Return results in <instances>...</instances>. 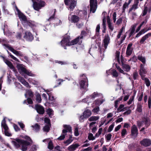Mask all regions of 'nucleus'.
Returning <instances> with one entry per match:
<instances>
[{
    "label": "nucleus",
    "mask_w": 151,
    "mask_h": 151,
    "mask_svg": "<svg viewBox=\"0 0 151 151\" xmlns=\"http://www.w3.org/2000/svg\"><path fill=\"white\" fill-rule=\"evenodd\" d=\"M24 138L29 141L16 138L14 139V140L12 141V143L16 148H20L21 145V150L22 151H26L27 150V147L30 144L32 143V141L28 136H24Z\"/></svg>",
    "instance_id": "1"
},
{
    "label": "nucleus",
    "mask_w": 151,
    "mask_h": 151,
    "mask_svg": "<svg viewBox=\"0 0 151 151\" xmlns=\"http://www.w3.org/2000/svg\"><path fill=\"white\" fill-rule=\"evenodd\" d=\"M86 33L84 31H82L81 32L80 36L77 37L74 40L70 42V37H67L63 38L62 40L61 41L60 43L61 45L65 49H66L65 46H70L74 45L76 44L78 41H80L81 43L82 42V39L83 37L86 35Z\"/></svg>",
    "instance_id": "2"
},
{
    "label": "nucleus",
    "mask_w": 151,
    "mask_h": 151,
    "mask_svg": "<svg viewBox=\"0 0 151 151\" xmlns=\"http://www.w3.org/2000/svg\"><path fill=\"white\" fill-rule=\"evenodd\" d=\"M15 8L19 17L23 25H29L31 28H34L36 26V24L35 22L32 21H27L26 17L20 12L16 6H15Z\"/></svg>",
    "instance_id": "3"
},
{
    "label": "nucleus",
    "mask_w": 151,
    "mask_h": 151,
    "mask_svg": "<svg viewBox=\"0 0 151 151\" xmlns=\"http://www.w3.org/2000/svg\"><path fill=\"white\" fill-rule=\"evenodd\" d=\"M17 68L20 74L23 75L25 78H26V77L25 75H23L24 74H26L29 76H35V75L32 73L31 71L26 70L24 67V66L22 64H17Z\"/></svg>",
    "instance_id": "4"
},
{
    "label": "nucleus",
    "mask_w": 151,
    "mask_h": 151,
    "mask_svg": "<svg viewBox=\"0 0 151 151\" xmlns=\"http://www.w3.org/2000/svg\"><path fill=\"white\" fill-rule=\"evenodd\" d=\"M81 78V80L79 82V84L81 86V89L84 92L87 91V87H88V80L86 76L83 75Z\"/></svg>",
    "instance_id": "5"
},
{
    "label": "nucleus",
    "mask_w": 151,
    "mask_h": 151,
    "mask_svg": "<svg viewBox=\"0 0 151 151\" xmlns=\"http://www.w3.org/2000/svg\"><path fill=\"white\" fill-rule=\"evenodd\" d=\"M97 97H100V98H103L102 94L98 92H94L89 96L83 99V101L84 102L89 103L92 101V100Z\"/></svg>",
    "instance_id": "6"
},
{
    "label": "nucleus",
    "mask_w": 151,
    "mask_h": 151,
    "mask_svg": "<svg viewBox=\"0 0 151 151\" xmlns=\"http://www.w3.org/2000/svg\"><path fill=\"white\" fill-rule=\"evenodd\" d=\"M55 12V9L53 10L52 11V15L48 19V20L49 21L53 20V23L54 24H55L56 25H60L61 23V22H60V20L58 18H55L54 19Z\"/></svg>",
    "instance_id": "7"
},
{
    "label": "nucleus",
    "mask_w": 151,
    "mask_h": 151,
    "mask_svg": "<svg viewBox=\"0 0 151 151\" xmlns=\"http://www.w3.org/2000/svg\"><path fill=\"white\" fill-rule=\"evenodd\" d=\"M124 30V27H122L120 29L117 36V39H119L121 37V36L122 35L121 39V40L118 43L119 45H120L123 43L127 35L126 34L123 35V32Z\"/></svg>",
    "instance_id": "8"
},
{
    "label": "nucleus",
    "mask_w": 151,
    "mask_h": 151,
    "mask_svg": "<svg viewBox=\"0 0 151 151\" xmlns=\"http://www.w3.org/2000/svg\"><path fill=\"white\" fill-rule=\"evenodd\" d=\"M76 1L77 0H64L65 4L68 5L71 10H73L76 6Z\"/></svg>",
    "instance_id": "9"
},
{
    "label": "nucleus",
    "mask_w": 151,
    "mask_h": 151,
    "mask_svg": "<svg viewBox=\"0 0 151 151\" xmlns=\"http://www.w3.org/2000/svg\"><path fill=\"white\" fill-rule=\"evenodd\" d=\"M1 125L4 129V133L6 135L8 136H11L12 134L8 131L9 128L6 123V120L4 118L1 122Z\"/></svg>",
    "instance_id": "10"
},
{
    "label": "nucleus",
    "mask_w": 151,
    "mask_h": 151,
    "mask_svg": "<svg viewBox=\"0 0 151 151\" xmlns=\"http://www.w3.org/2000/svg\"><path fill=\"white\" fill-rule=\"evenodd\" d=\"M97 0H90V11L94 13L97 8Z\"/></svg>",
    "instance_id": "11"
},
{
    "label": "nucleus",
    "mask_w": 151,
    "mask_h": 151,
    "mask_svg": "<svg viewBox=\"0 0 151 151\" xmlns=\"http://www.w3.org/2000/svg\"><path fill=\"white\" fill-rule=\"evenodd\" d=\"M4 45L7 47L9 50L13 52L14 54L16 55L17 56H18L22 57L23 56V55L22 52L19 51H17L14 50L11 47L6 44H4Z\"/></svg>",
    "instance_id": "12"
},
{
    "label": "nucleus",
    "mask_w": 151,
    "mask_h": 151,
    "mask_svg": "<svg viewBox=\"0 0 151 151\" xmlns=\"http://www.w3.org/2000/svg\"><path fill=\"white\" fill-rule=\"evenodd\" d=\"M24 37L27 40L29 41H32L34 39L33 35L29 31H27L25 33Z\"/></svg>",
    "instance_id": "13"
},
{
    "label": "nucleus",
    "mask_w": 151,
    "mask_h": 151,
    "mask_svg": "<svg viewBox=\"0 0 151 151\" xmlns=\"http://www.w3.org/2000/svg\"><path fill=\"white\" fill-rule=\"evenodd\" d=\"M35 108L37 112L40 114H43L45 112L44 107L40 105L36 104L35 106Z\"/></svg>",
    "instance_id": "14"
},
{
    "label": "nucleus",
    "mask_w": 151,
    "mask_h": 151,
    "mask_svg": "<svg viewBox=\"0 0 151 151\" xmlns=\"http://www.w3.org/2000/svg\"><path fill=\"white\" fill-rule=\"evenodd\" d=\"M110 40V37L108 35H106L103 40V45L105 49H106L107 48V46L109 43Z\"/></svg>",
    "instance_id": "15"
},
{
    "label": "nucleus",
    "mask_w": 151,
    "mask_h": 151,
    "mask_svg": "<svg viewBox=\"0 0 151 151\" xmlns=\"http://www.w3.org/2000/svg\"><path fill=\"white\" fill-rule=\"evenodd\" d=\"M132 43H129L128 45L126 52V55L127 57L130 55L132 53L133 49L132 47Z\"/></svg>",
    "instance_id": "16"
},
{
    "label": "nucleus",
    "mask_w": 151,
    "mask_h": 151,
    "mask_svg": "<svg viewBox=\"0 0 151 151\" xmlns=\"http://www.w3.org/2000/svg\"><path fill=\"white\" fill-rule=\"evenodd\" d=\"M68 19L72 22L76 23L79 20V18L78 17L75 15H71L70 14L68 17Z\"/></svg>",
    "instance_id": "17"
},
{
    "label": "nucleus",
    "mask_w": 151,
    "mask_h": 151,
    "mask_svg": "<svg viewBox=\"0 0 151 151\" xmlns=\"http://www.w3.org/2000/svg\"><path fill=\"white\" fill-rule=\"evenodd\" d=\"M147 73L146 69L145 68L144 65L142 64H141L139 70V74L142 78V77H144V75L146 74Z\"/></svg>",
    "instance_id": "18"
},
{
    "label": "nucleus",
    "mask_w": 151,
    "mask_h": 151,
    "mask_svg": "<svg viewBox=\"0 0 151 151\" xmlns=\"http://www.w3.org/2000/svg\"><path fill=\"white\" fill-rule=\"evenodd\" d=\"M141 145L145 147H147L151 144V140L149 139H145L141 141Z\"/></svg>",
    "instance_id": "19"
},
{
    "label": "nucleus",
    "mask_w": 151,
    "mask_h": 151,
    "mask_svg": "<svg viewBox=\"0 0 151 151\" xmlns=\"http://www.w3.org/2000/svg\"><path fill=\"white\" fill-rule=\"evenodd\" d=\"M2 57L3 58L4 61L6 65L14 72H15L16 70L13 66L12 63L8 60L5 59L4 57L2 56Z\"/></svg>",
    "instance_id": "20"
},
{
    "label": "nucleus",
    "mask_w": 151,
    "mask_h": 151,
    "mask_svg": "<svg viewBox=\"0 0 151 151\" xmlns=\"http://www.w3.org/2000/svg\"><path fill=\"white\" fill-rule=\"evenodd\" d=\"M131 134L132 136L135 137H136L138 134V130L136 126L135 125L132 126V127Z\"/></svg>",
    "instance_id": "21"
},
{
    "label": "nucleus",
    "mask_w": 151,
    "mask_h": 151,
    "mask_svg": "<svg viewBox=\"0 0 151 151\" xmlns=\"http://www.w3.org/2000/svg\"><path fill=\"white\" fill-rule=\"evenodd\" d=\"M105 101V99H101L100 98L99 99H97L94 102V104L97 106H99L102 104Z\"/></svg>",
    "instance_id": "22"
},
{
    "label": "nucleus",
    "mask_w": 151,
    "mask_h": 151,
    "mask_svg": "<svg viewBox=\"0 0 151 151\" xmlns=\"http://www.w3.org/2000/svg\"><path fill=\"white\" fill-rule=\"evenodd\" d=\"M80 145L78 144H73L70 146L68 148L69 151H74L76 150Z\"/></svg>",
    "instance_id": "23"
},
{
    "label": "nucleus",
    "mask_w": 151,
    "mask_h": 151,
    "mask_svg": "<svg viewBox=\"0 0 151 151\" xmlns=\"http://www.w3.org/2000/svg\"><path fill=\"white\" fill-rule=\"evenodd\" d=\"M150 36H151V33H148L145 35L141 39L140 41V43L141 44H143L145 41Z\"/></svg>",
    "instance_id": "24"
},
{
    "label": "nucleus",
    "mask_w": 151,
    "mask_h": 151,
    "mask_svg": "<svg viewBox=\"0 0 151 151\" xmlns=\"http://www.w3.org/2000/svg\"><path fill=\"white\" fill-rule=\"evenodd\" d=\"M67 131L65 129H63L62 131V134L61 135L58 137V139L59 140H62L65 138V136L67 134Z\"/></svg>",
    "instance_id": "25"
},
{
    "label": "nucleus",
    "mask_w": 151,
    "mask_h": 151,
    "mask_svg": "<svg viewBox=\"0 0 151 151\" xmlns=\"http://www.w3.org/2000/svg\"><path fill=\"white\" fill-rule=\"evenodd\" d=\"M107 22L108 23V27L109 29L111 30V32H112L114 29V27L112 25V24L111 23L109 17L107 16Z\"/></svg>",
    "instance_id": "26"
},
{
    "label": "nucleus",
    "mask_w": 151,
    "mask_h": 151,
    "mask_svg": "<svg viewBox=\"0 0 151 151\" xmlns=\"http://www.w3.org/2000/svg\"><path fill=\"white\" fill-rule=\"evenodd\" d=\"M33 2V6L34 9L37 11H38L41 8L40 6L39 3H37L36 2H34L33 0H32Z\"/></svg>",
    "instance_id": "27"
},
{
    "label": "nucleus",
    "mask_w": 151,
    "mask_h": 151,
    "mask_svg": "<svg viewBox=\"0 0 151 151\" xmlns=\"http://www.w3.org/2000/svg\"><path fill=\"white\" fill-rule=\"evenodd\" d=\"M122 66L123 69L126 72H129L131 69L130 66L128 64L122 63Z\"/></svg>",
    "instance_id": "28"
},
{
    "label": "nucleus",
    "mask_w": 151,
    "mask_h": 151,
    "mask_svg": "<svg viewBox=\"0 0 151 151\" xmlns=\"http://www.w3.org/2000/svg\"><path fill=\"white\" fill-rule=\"evenodd\" d=\"M91 111L88 110L85 111L83 113L84 116L85 118L89 117L91 115Z\"/></svg>",
    "instance_id": "29"
},
{
    "label": "nucleus",
    "mask_w": 151,
    "mask_h": 151,
    "mask_svg": "<svg viewBox=\"0 0 151 151\" xmlns=\"http://www.w3.org/2000/svg\"><path fill=\"white\" fill-rule=\"evenodd\" d=\"M138 4L139 3H138V1L135 2V3L132 5V7L129 9V12L130 13L132 10H135L137 9Z\"/></svg>",
    "instance_id": "30"
},
{
    "label": "nucleus",
    "mask_w": 151,
    "mask_h": 151,
    "mask_svg": "<svg viewBox=\"0 0 151 151\" xmlns=\"http://www.w3.org/2000/svg\"><path fill=\"white\" fill-rule=\"evenodd\" d=\"M142 78L145 81V84L148 87L150 85V83L148 79L145 77H142Z\"/></svg>",
    "instance_id": "31"
},
{
    "label": "nucleus",
    "mask_w": 151,
    "mask_h": 151,
    "mask_svg": "<svg viewBox=\"0 0 151 151\" xmlns=\"http://www.w3.org/2000/svg\"><path fill=\"white\" fill-rule=\"evenodd\" d=\"M136 111L139 112L142 111V104L140 102L138 103Z\"/></svg>",
    "instance_id": "32"
},
{
    "label": "nucleus",
    "mask_w": 151,
    "mask_h": 151,
    "mask_svg": "<svg viewBox=\"0 0 151 151\" xmlns=\"http://www.w3.org/2000/svg\"><path fill=\"white\" fill-rule=\"evenodd\" d=\"M36 101L38 103L41 102V96L39 93H37L36 95Z\"/></svg>",
    "instance_id": "33"
},
{
    "label": "nucleus",
    "mask_w": 151,
    "mask_h": 151,
    "mask_svg": "<svg viewBox=\"0 0 151 151\" xmlns=\"http://www.w3.org/2000/svg\"><path fill=\"white\" fill-rule=\"evenodd\" d=\"M124 105L123 104H121L119 107L117 109V112H119L121 111H125L124 109L126 108H124Z\"/></svg>",
    "instance_id": "34"
},
{
    "label": "nucleus",
    "mask_w": 151,
    "mask_h": 151,
    "mask_svg": "<svg viewBox=\"0 0 151 151\" xmlns=\"http://www.w3.org/2000/svg\"><path fill=\"white\" fill-rule=\"evenodd\" d=\"M73 140L72 139V137L71 136H70L68 139L64 142V143L66 144V145H68L70 144Z\"/></svg>",
    "instance_id": "35"
},
{
    "label": "nucleus",
    "mask_w": 151,
    "mask_h": 151,
    "mask_svg": "<svg viewBox=\"0 0 151 151\" xmlns=\"http://www.w3.org/2000/svg\"><path fill=\"white\" fill-rule=\"evenodd\" d=\"M63 127L65 128V130L68 132H72L71 127L69 125H64Z\"/></svg>",
    "instance_id": "36"
},
{
    "label": "nucleus",
    "mask_w": 151,
    "mask_h": 151,
    "mask_svg": "<svg viewBox=\"0 0 151 151\" xmlns=\"http://www.w3.org/2000/svg\"><path fill=\"white\" fill-rule=\"evenodd\" d=\"M138 59L141 61L143 63L145 64L146 62L145 58L141 55H138L137 57Z\"/></svg>",
    "instance_id": "37"
},
{
    "label": "nucleus",
    "mask_w": 151,
    "mask_h": 151,
    "mask_svg": "<svg viewBox=\"0 0 151 151\" xmlns=\"http://www.w3.org/2000/svg\"><path fill=\"white\" fill-rule=\"evenodd\" d=\"M99 119V116H92L88 119V120L90 121H96L98 120Z\"/></svg>",
    "instance_id": "38"
},
{
    "label": "nucleus",
    "mask_w": 151,
    "mask_h": 151,
    "mask_svg": "<svg viewBox=\"0 0 151 151\" xmlns=\"http://www.w3.org/2000/svg\"><path fill=\"white\" fill-rule=\"evenodd\" d=\"M145 120H144L142 122H137L138 126L139 127H141L142 126L143 123L144 122H145V123L146 124L148 122V120L147 119H145Z\"/></svg>",
    "instance_id": "39"
},
{
    "label": "nucleus",
    "mask_w": 151,
    "mask_h": 151,
    "mask_svg": "<svg viewBox=\"0 0 151 151\" xmlns=\"http://www.w3.org/2000/svg\"><path fill=\"white\" fill-rule=\"evenodd\" d=\"M122 99V96H121L119 99H118L117 100L115 101L114 106L116 108H117L118 104L119 103L120 101Z\"/></svg>",
    "instance_id": "40"
},
{
    "label": "nucleus",
    "mask_w": 151,
    "mask_h": 151,
    "mask_svg": "<svg viewBox=\"0 0 151 151\" xmlns=\"http://www.w3.org/2000/svg\"><path fill=\"white\" fill-rule=\"evenodd\" d=\"M28 95L29 96L31 97H33V94L31 90H28L27 91L26 93L25 94V96L26 97H27V95Z\"/></svg>",
    "instance_id": "41"
},
{
    "label": "nucleus",
    "mask_w": 151,
    "mask_h": 151,
    "mask_svg": "<svg viewBox=\"0 0 151 151\" xmlns=\"http://www.w3.org/2000/svg\"><path fill=\"white\" fill-rule=\"evenodd\" d=\"M32 127L33 128V130L37 131L40 129V126L37 124H36L34 125H32Z\"/></svg>",
    "instance_id": "42"
},
{
    "label": "nucleus",
    "mask_w": 151,
    "mask_h": 151,
    "mask_svg": "<svg viewBox=\"0 0 151 151\" xmlns=\"http://www.w3.org/2000/svg\"><path fill=\"white\" fill-rule=\"evenodd\" d=\"M46 112L50 116H52L53 114V111L51 109L49 108L47 109Z\"/></svg>",
    "instance_id": "43"
},
{
    "label": "nucleus",
    "mask_w": 151,
    "mask_h": 151,
    "mask_svg": "<svg viewBox=\"0 0 151 151\" xmlns=\"http://www.w3.org/2000/svg\"><path fill=\"white\" fill-rule=\"evenodd\" d=\"M50 125H45L43 128V130L44 131L48 132L50 129Z\"/></svg>",
    "instance_id": "44"
},
{
    "label": "nucleus",
    "mask_w": 151,
    "mask_h": 151,
    "mask_svg": "<svg viewBox=\"0 0 151 151\" xmlns=\"http://www.w3.org/2000/svg\"><path fill=\"white\" fill-rule=\"evenodd\" d=\"M7 51L8 54L14 60L16 61L19 62V60L15 56H14L12 54H11V53H10L8 50H7Z\"/></svg>",
    "instance_id": "45"
},
{
    "label": "nucleus",
    "mask_w": 151,
    "mask_h": 151,
    "mask_svg": "<svg viewBox=\"0 0 151 151\" xmlns=\"http://www.w3.org/2000/svg\"><path fill=\"white\" fill-rule=\"evenodd\" d=\"M134 96L133 95L131 96L130 98L129 101L127 102V104L128 105H130L132 103V102L133 101L134 99Z\"/></svg>",
    "instance_id": "46"
},
{
    "label": "nucleus",
    "mask_w": 151,
    "mask_h": 151,
    "mask_svg": "<svg viewBox=\"0 0 151 151\" xmlns=\"http://www.w3.org/2000/svg\"><path fill=\"white\" fill-rule=\"evenodd\" d=\"M116 67L117 69L118 70V71L121 73H123L124 74H127L126 73H125L124 71L121 69V68L119 66H116Z\"/></svg>",
    "instance_id": "47"
},
{
    "label": "nucleus",
    "mask_w": 151,
    "mask_h": 151,
    "mask_svg": "<svg viewBox=\"0 0 151 151\" xmlns=\"http://www.w3.org/2000/svg\"><path fill=\"white\" fill-rule=\"evenodd\" d=\"M147 11L148 7L147 6L145 7L144 10L142 12V16H145L147 14Z\"/></svg>",
    "instance_id": "48"
},
{
    "label": "nucleus",
    "mask_w": 151,
    "mask_h": 151,
    "mask_svg": "<svg viewBox=\"0 0 151 151\" xmlns=\"http://www.w3.org/2000/svg\"><path fill=\"white\" fill-rule=\"evenodd\" d=\"M53 144L52 142L51 141H50L49 142L48 147L49 149L52 150L53 148Z\"/></svg>",
    "instance_id": "49"
},
{
    "label": "nucleus",
    "mask_w": 151,
    "mask_h": 151,
    "mask_svg": "<svg viewBox=\"0 0 151 151\" xmlns=\"http://www.w3.org/2000/svg\"><path fill=\"white\" fill-rule=\"evenodd\" d=\"M48 96H49V100L51 101L54 100L55 99L52 93H48Z\"/></svg>",
    "instance_id": "50"
},
{
    "label": "nucleus",
    "mask_w": 151,
    "mask_h": 151,
    "mask_svg": "<svg viewBox=\"0 0 151 151\" xmlns=\"http://www.w3.org/2000/svg\"><path fill=\"white\" fill-rule=\"evenodd\" d=\"M88 138L90 140H93L95 139V138L93 136V134L91 133H90L89 134L88 137Z\"/></svg>",
    "instance_id": "51"
},
{
    "label": "nucleus",
    "mask_w": 151,
    "mask_h": 151,
    "mask_svg": "<svg viewBox=\"0 0 151 151\" xmlns=\"http://www.w3.org/2000/svg\"><path fill=\"white\" fill-rule=\"evenodd\" d=\"M135 27V26L132 27L131 29V32L129 34V37H130L134 32Z\"/></svg>",
    "instance_id": "52"
},
{
    "label": "nucleus",
    "mask_w": 151,
    "mask_h": 151,
    "mask_svg": "<svg viewBox=\"0 0 151 151\" xmlns=\"http://www.w3.org/2000/svg\"><path fill=\"white\" fill-rule=\"evenodd\" d=\"M112 74L113 75V76L115 77H117L118 76V73L114 70H112Z\"/></svg>",
    "instance_id": "53"
},
{
    "label": "nucleus",
    "mask_w": 151,
    "mask_h": 151,
    "mask_svg": "<svg viewBox=\"0 0 151 151\" xmlns=\"http://www.w3.org/2000/svg\"><path fill=\"white\" fill-rule=\"evenodd\" d=\"M119 54L120 52L118 51H117L116 52V58L118 62L119 63Z\"/></svg>",
    "instance_id": "54"
},
{
    "label": "nucleus",
    "mask_w": 151,
    "mask_h": 151,
    "mask_svg": "<svg viewBox=\"0 0 151 151\" xmlns=\"http://www.w3.org/2000/svg\"><path fill=\"white\" fill-rule=\"evenodd\" d=\"M99 107L94 108L92 110V112L94 113H97L99 111Z\"/></svg>",
    "instance_id": "55"
},
{
    "label": "nucleus",
    "mask_w": 151,
    "mask_h": 151,
    "mask_svg": "<svg viewBox=\"0 0 151 151\" xmlns=\"http://www.w3.org/2000/svg\"><path fill=\"white\" fill-rule=\"evenodd\" d=\"M102 128H99V129L98 133H97L96 134L95 136L96 137H98L100 134H101L102 131Z\"/></svg>",
    "instance_id": "56"
},
{
    "label": "nucleus",
    "mask_w": 151,
    "mask_h": 151,
    "mask_svg": "<svg viewBox=\"0 0 151 151\" xmlns=\"http://www.w3.org/2000/svg\"><path fill=\"white\" fill-rule=\"evenodd\" d=\"M127 134L126 130L125 129H123L122 132V135L123 137H124Z\"/></svg>",
    "instance_id": "57"
},
{
    "label": "nucleus",
    "mask_w": 151,
    "mask_h": 151,
    "mask_svg": "<svg viewBox=\"0 0 151 151\" xmlns=\"http://www.w3.org/2000/svg\"><path fill=\"white\" fill-rule=\"evenodd\" d=\"M18 80L19 81L23 84L24 82H25L26 81L25 79L23 78L22 77H19L18 78Z\"/></svg>",
    "instance_id": "58"
},
{
    "label": "nucleus",
    "mask_w": 151,
    "mask_h": 151,
    "mask_svg": "<svg viewBox=\"0 0 151 151\" xmlns=\"http://www.w3.org/2000/svg\"><path fill=\"white\" fill-rule=\"evenodd\" d=\"M75 135L76 136H78L79 135L78 129V128H76L74 130V132Z\"/></svg>",
    "instance_id": "59"
},
{
    "label": "nucleus",
    "mask_w": 151,
    "mask_h": 151,
    "mask_svg": "<svg viewBox=\"0 0 151 151\" xmlns=\"http://www.w3.org/2000/svg\"><path fill=\"white\" fill-rule=\"evenodd\" d=\"M44 121L45 123L47 124V125H50V119L47 118H45Z\"/></svg>",
    "instance_id": "60"
},
{
    "label": "nucleus",
    "mask_w": 151,
    "mask_h": 151,
    "mask_svg": "<svg viewBox=\"0 0 151 151\" xmlns=\"http://www.w3.org/2000/svg\"><path fill=\"white\" fill-rule=\"evenodd\" d=\"M116 12H114L113 15L112 16V18L114 20V22H115V21H116Z\"/></svg>",
    "instance_id": "61"
},
{
    "label": "nucleus",
    "mask_w": 151,
    "mask_h": 151,
    "mask_svg": "<svg viewBox=\"0 0 151 151\" xmlns=\"http://www.w3.org/2000/svg\"><path fill=\"white\" fill-rule=\"evenodd\" d=\"M100 29V25L98 24L96 26V34H99V30Z\"/></svg>",
    "instance_id": "62"
},
{
    "label": "nucleus",
    "mask_w": 151,
    "mask_h": 151,
    "mask_svg": "<svg viewBox=\"0 0 151 151\" xmlns=\"http://www.w3.org/2000/svg\"><path fill=\"white\" fill-rule=\"evenodd\" d=\"M137 60V57L135 56H134L132 58H131L130 60H129V61L131 60L134 62H136Z\"/></svg>",
    "instance_id": "63"
},
{
    "label": "nucleus",
    "mask_w": 151,
    "mask_h": 151,
    "mask_svg": "<svg viewBox=\"0 0 151 151\" xmlns=\"http://www.w3.org/2000/svg\"><path fill=\"white\" fill-rule=\"evenodd\" d=\"M92 150V147H89L86 148L84 149L83 151H91Z\"/></svg>",
    "instance_id": "64"
}]
</instances>
